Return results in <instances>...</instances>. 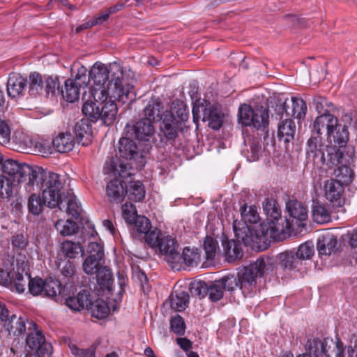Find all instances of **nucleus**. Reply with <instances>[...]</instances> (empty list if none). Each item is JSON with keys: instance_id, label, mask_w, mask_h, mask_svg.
I'll return each mask as SVG.
<instances>
[{"instance_id": "nucleus-1", "label": "nucleus", "mask_w": 357, "mask_h": 357, "mask_svg": "<svg viewBox=\"0 0 357 357\" xmlns=\"http://www.w3.org/2000/svg\"><path fill=\"white\" fill-rule=\"evenodd\" d=\"M241 220H235L233 222V229L236 238L242 241L245 246L258 248L264 250L267 248L269 238L275 241L284 239L286 233L284 228L274 225L261 223L256 229H251L248 224H256L259 220V215L255 205L248 206L245 203L240 207Z\"/></svg>"}, {"instance_id": "nucleus-2", "label": "nucleus", "mask_w": 357, "mask_h": 357, "mask_svg": "<svg viewBox=\"0 0 357 357\" xmlns=\"http://www.w3.org/2000/svg\"><path fill=\"white\" fill-rule=\"evenodd\" d=\"M134 77L133 71H123L117 62L110 63L109 66L96 63L90 70V79L96 85L93 92L98 89L109 90L113 97L123 103L131 102L135 98Z\"/></svg>"}, {"instance_id": "nucleus-3", "label": "nucleus", "mask_w": 357, "mask_h": 357, "mask_svg": "<svg viewBox=\"0 0 357 357\" xmlns=\"http://www.w3.org/2000/svg\"><path fill=\"white\" fill-rule=\"evenodd\" d=\"M27 185L37 186L42 192V197L47 203L48 208L58 207L62 210L64 207L62 204L63 200L66 199V192L63 180L59 174L47 172L40 167L35 166L33 174L30 178V182H27Z\"/></svg>"}, {"instance_id": "nucleus-4", "label": "nucleus", "mask_w": 357, "mask_h": 357, "mask_svg": "<svg viewBox=\"0 0 357 357\" xmlns=\"http://www.w3.org/2000/svg\"><path fill=\"white\" fill-rule=\"evenodd\" d=\"M188 118L189 112L183 102H174L171 109L164 112L160 118V142L172 146L180 144V135Z\"/></svg>"}, {"instance_id": "nucleus-5", "label": "nucleus", "mask_w": 357, "mask_h": 357, "mask_svg": "<svg viewBox=\"0 0 357 357\" xmlns=\"http://www.w3.org/2000/svg\"><path fill=\"white\" fill-rule=\"evenodd\" d=\"M94 101L87 100L82 108V113L91 121L96 122L100 119L106 126L114 123L116 119L118 107L112 99V92L105 89H98L93 92Z\"/></svg>"}, {"instance_id": "nucleus-6", "label": "nucleus", "mask_w": 357, "mask_h": 357, "mask_svg": "<svg viewBox=\"0 0 357 357\" xmlns=\"http://www.w3.org/2000/svg\"><path fill=\"white\" fill-rule=\"evenodd\" d=\"M238 123L245 127H253L257 130L264 132V145L265 147L274 146L275 140L274 134L268 132V109L263 106L252 107L250 105L243 104L238 108Z\"/></svg>"}, {"instance_id": "nucleus-7", "label": "nucleus", "mask_w": 357, "mask_h": 357, "mask_svg": "<svg viewBox=\"0 0 357 357\" xmlns=\"http://www.w3.org/2000/svg\"><path fill=\"white\" fill-rule=\"evenodd\" d=\"M272 266L270 258L261 257L238 272L239 289L244 296H250L253 293L257 287V278L263 276Z\"/></svg>"}, {"instance_id": "nucleus-8", "label": "nucleus", "mask_w": 357, "mask_h": 357, "mask_svg": "<svg viewBox=\"0 0 357 357\" xmlns=\"http://www.w3.org/2000/svg\"><path fill=\"white\" fill-rule=\"evenodd\" d=\"M87 253L82 263V270L88 275H95L105 266L103 245L97 242H92L88 245Z\"/></svg>"}, {"instance_id": "nucleus-9", "label": "nucleus", "mask_w": 357, "mask_h": 357, "mask_svg": "<svg viewBox=\"0 0 357 357\" xmlns=\"http://www.w3.org/2000/svg\"><path fill=\"white\" fill-rule=\"evenodd\" d=\"M328 146L325 144L321 136L312 133L307 139L305 149L306 159L317 168H321L326 163L325 152Z\"/></svg>"}, {"instance_id": "nucleus-10", "label": "nucleus", "mask_w": 357, "mask_h": 357, "mask_svg": "<svg viewBox=\"0 0 357 357\" xmlns=\"http://www.w3.org/2000/svg\"><path fill=\"white\" fill-rule=\"evenodd\" d=\"M0 169L4 174L11 176L13 181L21 183L28 181L30 182L35 166H30L26 163H20L13 159H3Z\"/></svg>"}, {"instance_id": "nucleus-11", "label": "nucleus", "mask_w": 357, "mask_h": 357, "mask_svg": "<svg viewBox=\"0 0 357 357\" xmlns=\"http://www.w3.org/2000/svg\"><path fill=\"white\" fill-rule=\"evenodd\" d=\"M117 155L119 158L126 160L133 161L136 168H142L146 164V160L136 142L128 137H121L118 144Z\"/></svg>"}, {"instance_id": "nucleus-12", "label": "nucleus", "mask_w": 357, "mask_h": 357, "mask_svg": "<svg viewBox=\"0 0 357 357\" xmlns=\"http://www.w3.org/2000/svg\"><path fill=\"white\" fill-rule=\"evenodd\" d=\"M165 256V260L172 268L179 270L181 267V258L179 245L176 240L170 236L161 238L157 248Z\"/></svg>"}, {"instance_id": "nucleus-13", "label": "nucleus", "mask_w": 357, "mask_h": 357, "mask_svg": "<svg viewBox=\"0 0 357 357\" xmlns=\"http://www.w3.org/2000/svg\"><path fill=\"white\" fill-rule=\"evenodd\" d=\"M335 341L331 338H324L321 340L319 338L307 340L305 348L307 353L313 355V357H331L335 349Z\"/></svg>"}, {"instance_id": "nucleus-14", "label": "nucleus", "mask_w": 357, "mask_h": 357, "mask_svg": "<svg viewBox=\"0 0 357 357\" xmlns=\"http://www.w3.org/2000/svg\"><path fill=\"white\" fill-rule=\"evenodd\" d=\"M263 209L266 215V224L274 225L284 228V232L286 229L290 227L289 219L283 220L281 215V209L276 201L273 199H266L263 202Z\"/></svg>"}, {"instance_id": "nucleus-15", "label": "nucleus", "mask_w": 357, "mask_h": 357, "mask_svg": "<svg viewBox=\"0 0 357 357\" xmlns=\"http://www.w3.org/2000/svg\"><path fill=\"white\" fill-rule=\"evenodd\" d=\"M324 196L328 200L333 207L340 208L344 204V199L342 197L344 188L336 179H329L325 181Z\"/></svg>"}, {"instance_id": "nucleus-16", "label": "nucleus", "mask_w": 357, "mask_h": 357, "mask_svg": "<svg viewBox=\"0 0 357 357\" xmlns=\"http://www.w3.org/2000/svg\"><path fill=\"white\" fill-rule=\"evenodd\" d=\"M153 123L149 119L142 118L130 128L127 127L129 128L128 132H131V135L139 141L149 142L155 132Z\"/></svg>"}, {"instance_id": "nucleus-17", "label": "nucleus", "mask_w": 357, "mask_h": 357, "mask_svg": "<svg viewBox=\"0 0 357 357\" xmlns=\"http://www.w3.org/2000/svg\"><path fill=\"white\" fill-rule=\"evenodd\" d=\"M202 121H207L208 126L212 129L219 130L223 123L221 109L208 102V107H202Z\"/></svg>"}, {"instance_id": "nucleus-18", "label": "nucleus", "mask_w": 357, "mask_h": 357, "mask_svg": "<svg viewBox=\"0 0 357 357\" xmlns=\"http://www.w3.org/2000/svg\"><path fill=\"white\" fill-rule=\"evenodd\" d=\"M127 185L118 178L111 180L107 185L106 192L111 202L121 203L126 195Z\"/></svg>"}, {"instance_id": "nucleus-19", "label": "nucleus", "mask_w": 357, "mask_h": 357, "mask_svg": "<svg viewBox=\"0 0 357 357\" xmlns=\"http://www.w3.org/2000/svg\"><path fill=\"white\" fill-rule=\"evenodd\" d=\"M3 327L8 332L9 335L19 336L24 333L26 331V321L22 317H17L15 314H10L8 310V316L4 321H1Z\"/></svg>"}, {"instance_id": "nucleus-20", "label": "nucleus", "mask_w": 357, "mask_h": 357, "mask_svg": "<svg viewBox=\"0 0 357 357\" xmlns=\"http://www.w3.org/2000/svg\"><path fill=\"white\" fill-rule=\"evenodd\" d=\"M338 119L331 113H325L318 116L313 123L312 133L321 135L322 130H326V135L332 130L334 126H337Z\"/></svg>"}, {"instance_id": "nucleus-21", "label": "nucleus", "mask_w": 357, "mask_h": 357, "mask_svg": "<svg viewBox=\"0 0 357 357\" xmlns=\"http://www.w3.org/2000/svg\"><path fill=\"white\" fill-rule=\"evenodd\" d=\"M26 86V77H24L19 73H11L7 82V93L12 98H16L23 95Z\"/></svg>"}, {"instance_id": "nucleus-22", "label": "nucleus", "mask_w": 357, "mask_h": 357, "mask_svg": "<svg viewBox=\"0 0 357 357\" xmlns=\"http://www.w3.org/2000/svg\"><path fill=\"white\" fill-rule=\"evenodd\" d=\"M354 155V149L353 147H347V149L340 148L333 153L328 152V159H326L327 166L331 167L339 164L349 163L350 160Z\"/></svg>"}, {"instance_id": "nucleus-23", "label": "nucleus", "mask_w": 357, "mask_h": 357, "mask_svg": "<svg viewBox=\"0 0 357 357\" xmlns=\"http://www.w3.org/2000/svg\"><path fill=\"white\" fill-rule=\"evenodd\" d=\"M90 119H82L77 121L74 126V132L79 144L83 146L89 145L92 140V128Z\"/></svg>"}, {"instance_id": "nucleus-24", "label": "nucleus", "mask_w": 357, "mask_h": 357, "mask_svg": "<svg viewBox=\"0 0 357 357\" xmlns=\"http://www.w3.org/2000/svg\"><path fill=\"white\" fill-rule=\"evenodd\" d=\"M349 131L347 126H342L338 122L337 126H334L327 135L328 141L338 146L340 148L347 149L346 145L349 140Z\"/></svg>"}, {"instance_id": "nucleus-25", "label": "nucleus", "mask_w": 357, "mask_h": 357, "mask_svg": "<svg viewBox=\"0 0 357 357\" xmlns=\"http://www.w3.org/2000/svg\"><path fill=\"white\" fill-rule=\"evenodd\" d=\"M26 86L31 98L42 95L44 92L43 76L38 72L31 73L26 77Z\"/></svg>"}, {"instance_id": "nucleus-26", "label": "nucleus", "mask_w": 357, "mask_h": 357, "mask_svg": "<svg viewBox=\"0 0 357 357\" xmlns=\"http://www.w3.org/2000/svg\"><path fill=\"white\" fill-rule=\"evenodd\" d=\"M241 243L236 238V240L229 241L224 238L222 241L224 253L229 262H231L243 257V250Z\"/></svg>"}, {"instance_id": "nucleus-27", "label": "nucleus", "mask_w": 357, "mask_h": 357, "mask_svg": "<svg viewBox=\"0 0 357 357\" xmlns=\"http://www.w3.org/2000/svg\"><path fill=\"white\" fill-rule=\"evenodd\" d=\"M286 208L290 217L297 222H303L307 218V209L299 201L296 199L289 200L286 204ZM303 223H299L298 225H303Z\"/></svg>"}, {"instance_id": "nucleus-28", "label": "nucleus", "mask_w": 357, "mask_h": 357, "mask_svg": "<svg viewBox=\"0 0 357 357\" xmlns=\"http://www.w3.org/2000/svg\"><path fill=\"white\" fill-rule=\"evenodd\" d=\"M337 241L331 233H326L317 240V248L319 255H330L336 250Z\"/></svg>"}, {"instance_id": "nucleus-29", "label": "nucleus", "mask_w": 357, "mask_h": 357, "mask_svg": "<svg viewBox=\"0 0 357 357\" xmlns=\"http://www.w3.org/2000/svg\"><path fill=\"white\" fill-rule=\"evenodd\" d=\"M296 124L291 119L281 121L278 126V138L285 144L294 139L296 133Z\"/></svg>"}, {"instance_id": "nucleus-30", "label": "nucleus", "mask_w": 357, "mask_h": 357, "mask_svg": "<svg viewBox=\"0 0 357 357\" xmlns=\"http://www.w3.org/2000/svg\"><path fill=\"white\" fill-rule=\"evenodd\" d=\"M105 169L106 173L112 174L115 177L119 176L122 178L130 177L132 174V172H129L128 164L114 158H111L106 162Z\"/></svg>"}, {"instance_id": "nucleus-31", "label": "nucleus", "mask_w": 357, "mask_h": 357, "mask_svg": "<svg viewBox=\"0 0 357 357\" xmlns=\"http://www.w3.org/2000/svg\"><path fill=\"white\" fill-rule=\"evenodd\" d=\"M52 144L57 152L67 153L72 151L74 147V137L70 132H61L53 139Z\"/></svg>"}, {"instance_id": "nucleus-32", "label": "nucleus", "mask_w": 357, "mask_h": 357, "mask_svg": "<svg viewBox=\"0 0 357 357\" xmlns=\"http://www.w3.org/2000/svg\"><path fill=\"white\" fill-rule=\"evenodd\" d=\"M278 259L281 266L284 269L298 271L303 265V262L294 250L279 254Z\"/></svg>"}, {"instance_id": "nucleus-33", "label": "nucleus", "mask_w": 357, "mask_h": 357, "mask_svg": "<svg viewBox=\"0 0 357 357\" xmlns=\"http://www.w3.org/2000/svg\"><path fill=\"white\" fill-rule=\"evenodd\" d=\"M96 280L100 289L103 292L111 294L112 292V287L114 278L112 271L107 266H104L96 274Z\"/></svg>"}, {"instance_id": "nucleus-34", "label": "nucleus", "mask_w": 357, "mask_h": 357, "mask_svg": "<svg viewBox=\"0 0 357 357\" xmlns=\"http://www.w3.org/2000/svg\"><path fill=\"white\" fill-rule=\"evenodd\" d=\"M61 252L66 257L69 259H75L79 255L82 257L84 253V248L80 243L69 240L62 243Z\"/></svg>"}, {"instance_id": "nucleus-35", "label": "nucleus", "mask_w": 357, "mask_h": 357, "mask_svg": "<svg viewBox=\"0 0 357 357\" xmlns=\"http://www.w3.org/2000/svg\"><path fill=\"white\" fill-rule=\"evenodd\" d=\"M44 92L47 96H59L63 93V89L61 87L59 77L52 75H44Z\"/></svg>"}, {"instance_id": "nucleus-36", "label": "nucleus", "mask_w": 357, "mask_h": 357, "mask_svg": "<svg viewBox=\"0 0 357 357\" xmlns=\"http://www.w3.org/2000/svg\"><path fill=\"white\" fill-rule=\"evenodd\" d=\"M146 191L140 181H130L127 185L126 195L128 199L133 202H141L145 197Z\"/></svg>"}, {"instance_id": "nucleus-37", "label": "nucleus", "mask_w": 357, "mask_h": 357, "mask_svg": "<svg viewBox=\"0 0 357 357\" xmlns=\"http://www.w3.org/2000/svg\"><path fill=\"white\" fill-rule=\"evenodd\" d=\"M171 308L177 312L183 311L188 306L189 295L187 292L182 291H175L169 296Z\"/></svg>"}, {"instance_id": "nucleus-38", "label": "nucleus", "mask_w": 357, "mask_h": 357, "mask_svg": "<svg viewBox=\"0 0 357 357\" xmlns=\"http://www.w3.org/2000/svg\"><path fill=\"white\" fill-rule=\"evenodd\" d=\"M65 90L61 93L67 102H73L78 100L79 96V86L73 79H67L64 83Z\"/></svg>"}, {"instance_id": "nucleus-39", "label": "nucleus", "mask_w": 357, "mask_h": 357, "mask_svg": "<svg viewBox=\"0 0 357 357\" xmlns=\"http://www.w3.org/2000/svg\"><path fill=\"white\" fill-rule=\"evenodd\" d=\"M27 205L29 213L38 215L43 212L44 206H47V203L40 195L33 193L28 199Z\"/></svg>"}, {"instance_id": "nucleus-40", "label": "nucleus", "mask_w": 357, "mask_h": 357, "mask_svg": "<svg viewBox=\"0 0 357 357\" xmlns=\"http://www.w3.org/2000/svg\"><path fill=\"white\" fill-rule=\"evenodd\" d=\"M334 175L337 178L336 181L344 186L353 181L354 172L350 167L343 164L334 170Z\"/></svg>"}, {"instance_id": "nucleus-41", "label": "nucleus", "mask_w": 357, "mask_h": 357, "mask_svg": "<svg viewBox=\"0 0 357 357\" xmlns=\"http://www.w3.org/2000/svg\"><path fill=\"white\" fill-rule=\"evenodd\" d=\"M89 310L91 311L92 317L98 319L105 318L109 312L107 303L102 299H97L92 302Z\"/></svg>"}, {"instance_id": "nucleus-42", "label": "nucleus", "mask_w": 357, "mask_h": 357, "mask_svg": "<svg viewBox=\"0 0 357 357\" xmlns=\"http://www.w3.org/2000/svg\"><path fill=\"white\" fill-rule=\"evenodd\" d=\"M312 216L314 220L319 224L325 223L330 220L331 216L325 206L318 201H313Z\"/></svg>"}, {"instance_id": "nucleus-43", "label": "nucleus", "mask_w": 357, "mask_h": 357, "mask_svg": "<svg viewBox=\"0 0 357 357\" xmlns=\"http://www.w3.org/2000/svg\"><path fill=\"white\" fill-rule=\"evenodd\" d=\"M291 109L288 112L289 116H294L296 119H301L305 116L307 112V105L305 101L301 98L292 97L291 100Z\"/></svg>"}, {"instance_id": "nucleus-44", "label": "nucleus", "mask_w": 357, "mask_h": 357, "mask_svg": "<svg viewBox=\"0 0 357 357\" xmlns=\"http://www.w3.org/2000/svg\"><path fill=\"white\" fill-rule=\"evenodd\" d=\"M55 227L63 236L73 235L77 233L79 230L77 224L70 220L66 221L62 220H58L55 224Z\"/></svg>"}, {"instance_id": "nucleus-45", "label": "nucleus", "mask_w": 357, "mask_h": 357, "mask_svg": "<svg viewBox=\"0 0 357 357\" xmlns=\"http://www.w3.org/2000/svg\"><path fill=\"white\" fill-rule=\"evenodd\" d=\"M61 284L59 280H53L51 278L45 280L43 293L45 296L53 298L56 297L57 294H61Z\"/></svg>"}, {"instance_id": "nucleus-46", "label": "nucleus", "mask_w": 357, "mask_h": 357, "mask_svg": "<svg viewBox=\"0 0 357 357\" xmlns=\"http://www.w3.org/2000/svg\"><path fill=\"white\" fill-rule=\"evenodd\" d=\"M162 108V104L158 99H151L147 105L145 107L144 117L149 119L151 121L154 122L155 116H159L160 109Z\"/></svg>"}, {"instance_id": "nucleus-47", "label": "nucleus", "mask_w": 357, "mask_h": 357, "mask_svg": "<svg viewBox=\"0 0 357 357\" xmlns=\"http://www.w3.org/2000/svg\"><path fill=\"white\" fill-rule=\"evenodd\" d=\"M13 274L12 290L15 289L17 293H23L26 289V285H28L31 275L27 273L24 275L19 272H13Z\"/></svg>"}, {"instance_id": "nucleus-48", "label": "nucleus", "mask_w": 357, "mask_h": 357, "mask_svg": "<svg viewBox=\"0 0 357 357\" xmlns=\"http://www.w3.org/2000/svg\"><path fill=\"white\" fill-rule=\"evenodd\" d=\"M313 104L316 111L320 114L331 113L335 109L334 105L328 102L327 99L321 96H316L313 99Z\"/></svg>"}, {"instance_id": "nucleus-49", "label": "nucleus", "mask_w": 357, "mask_h": 357, "mask_svg": "<svg viewBox=\"0 0 357 357\" xmlns=\"http://www.w3.org/2000/svg\"><path fill=\"white\" fill-rule=\"evenodd\" d=\"M199 254L197 249L185 248L181 254V263L183 262L188 266H197L199 261Z\"/></svg>"}, {"instance_id": "nucleus-50", "label": "nucleus", "mask_w": 357, "mask_h": 357, "mask_svg": "<svg viewBox=\"0 0 357 357\" xmlns=\"http://www.w3.org/2000/svg\"><path fill=\"white\" fill-rule=\"evenodd\" d=\"M300 260L303 261L310 259L314 254V246L312 241H306L298 246L295 252Z\"/></svg>"}, {"instance_id": "nucleus-51", "label": "nucleus", "mask_w": 357, "mask_h": 357, "mask_svg": "<svg viewBox=\"0 0 357 357\" xmlns=\"http://www.w3.org/2000/svg\"><path fill=\"white\" fill-rule=\"evenodd\" d=\"M209 299L213 302H217L222 298L224 295L223 287L219 280L208 283Z\"/></svg>"}, {"instance_id": "nucleus-52", "label": "nucleus", "mask_w": 357, "mask_h": 357, "mask_svg": "<svg viewBox=\"0 0 357 357\" xmlns=\"http://www.w3.org/2000/svg\"><path fill=\"white\" fill-rule=\"evenodd\" d=\"M130 225H132L133 229L140 234H146L152 228L151 221L144 215L135 216V220H134L132 224Z\"/></svg>"}, {"instance_id": "nucleus-53", "label": "nucleus", "mask_w": 357, "mask_h": 357, "mask_svg": "<svg viewBox=\"0 0 357 357\" xmlns=\"http://www.w3.org/2000/svg\"><path fill=\"white\" fill-rule=\"evenodd\" d=\"M189 291L192 296H197L199 298H202L208 293V283L204 281L191 282Z\"/></svg>"}, {"instance_id": "nucleus-54", "label": "nucleus", "mask_w": 357, "mask_h": 357, "mask_svg": "<svg viewBox=\"0 0 357 357\" xmlns=\"http://www.w3.org/2000/svg\"><path fill=\"white\" fill-rule=\"evenodd\" d=\"M335 343L337 347L333 350V354L336 357H357V351L351 346L343 347L342 342L339 340Z\"/></svg>"}, {"instance_id": "nucleus-55", "label": "nucleus", "mask_w": 357, "mask_h": 357, "mask_svg": "<svg viewBox=\"0 0 357 357\" xmlns=\"http://www.w3.org/2000/svg\"><path fill=\"white\" fill-rule=\"evenodd\" d=\"M45 336L40 331L31 333L27 335L26 343L31 350H37L41 347V344L45 342Z\"/></svg>"}, {"instance_id": "nucleus-56", "label": "nucleus", "mask_w": 357, "mask_h": 357, "mask_svg": "<svg viewBox=\"0 0 357 357\" xmlns=\"http://www.w3.org/2000/svg\"><path fill=\"white\" fill-rule=\"evenodd\" d=\"M66 199L63 200V202H66V212L77 219L80 215V206L77 202L75 197L72 196L68 192L66 193Z\"/></svg>"}, {"instance_id": "nucleus-57", "label": "nucleus", "mask_w": 357, "mask_h": 357, "mask_svg": "<svg viewBox=\"0 0 357 357\" xmlns=\"http://www.w3.org/2000/svg\"><path fill=\"white\" fill-rule=\"evenodd\" d=\"M207 260H212L216 255L218 244L212 237L206 236L203 245Z\"/></svg>"}, {"instance_id": "nucleus-58", "label": "nucleus", "mask_w": 357, "mask_h": 357, "mask_svg": "<svg viewBox=\"0 0 357 357\" xmlns=\"http://www.w3.org/2000/svg\"><path fill=\"white\" fill-rule=\"evenodd\" d=\"M288 98L282 99L281 97L275 98L273 101H271V107L275 108V112L277 115L280 116V119L282 118L283 114L285 113L287 116H289L288 115L289 105L287 103Z\"/></svg>"}, {"instance_id": "nucleus-59", "label": "nucleus", "mask_w": 357, "mask_h": 357, "mask_svg": "<svg viewBox=\"0 0 357 357\" xmlns=\"http://www.w3.org/2000/svg\"><path fill=\"white\" fill-rule=\"evenodd\" d=\"M223 289L228 291H234L237 287L239 288V281L237 275H227L219 280Z\"/></svg>"}, {"instance_id": "nucleus-60", "label": "nucleus", "mask_w": 357, "mask_h": 357, "mask_svg": "<svg viewBox=\"0 0 357 357\" xmlns=\"http://www.w3.org/2000/svg\"><path fill=\"white\" fill-rule=\"evenodd\" d=\"M13 183L7 177L0 175V198L7 199L13 193Z\"/></svg>"}, {"instance_id": "nucleus-61", "label": "nucleus", "mask_w": 357, "mask_h": 357, "mask_svg": "<svg viewBox=\"0 0 357 357\" xmlns=\"http://www.w3.org/2000/svg\"><path fill=\"white\" fill-rule=\"evenodd\" d=\"M122 217L128 224H132L135 216H139L135 205L132 203H125L121 206Z\"/></svg>"}, {"instance_id": "nucleus-62", "label": "nucleus", "mask_w": 357, "mask_h": 357, "mask_svg": "<svg viewBox=\"0 0 357 357\" xmlns=\"http://www.w3.org/2000/svg\"><path fill=\"white\" fill-rule=\"evenodd\" d=\"M144 235L145 242L149 245L151 248H156L158 245L159 242L162 236L161 231L155 228L154 229H150Z\"/></svg>"}, {"instance_id": "nucleus-63", "label": "nucleus", "mask_w": 357, "mask_h": 357, "mask_svg": "<svg viewBox=\"0 0 357 357\" xmlns=\"http://www.w3.org/2000/svg\"><path fill=\"white\" fill-rule=\"evenodd\" d=\"M44 283L45 280H43L41 278H30L28 283L29 292L33 296H38L39 294H43Z\"/></svg>"}, {"instance_id": "nucleus-64", "label": "nucleus", "mask_w": 357, "mask_h": 357, "mask_svg": "<svg viewBox=\"0 0 357 357\" xmlns=\"http://www.w3.org/2000/svg\"><path fill=\"white\" fill-rule=\"evenodd\" d=\"M170 328L176 335H183L185 331V324L183 319L180 315L172 317Z\"/></svg>"}]
</instances>
